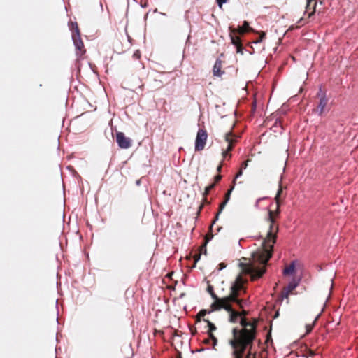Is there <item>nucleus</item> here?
<instances>
[{"instance_id": "nucleus-1", "label": "nucleus", "mask_w": 358, "mask_h": 358, "mask_svg": "<svg viewBox=\"0 0 358 358\" xmlns=\"http://www.w3.org/2000/svg\"><path fill=\"white\" fill-rule=\"evenodd\" d=\"M280 203H276L275 210H269L268 221L270 223L269 231L266 237L263 241L262 248L253 253L252 257L255 262L266 266L270 258L272 257L273 245L276 242L277 234L279 230L278 224L276 220L279 217L280 210ZM243 273L250 275L252 280L260 278L266 272L265 266L258 268L252 263H240L239 264Z\"/></svg>"}, {"instance_id": "nucleus-2", "label": "nucleus", "mask_w": 358, "mask_h": 358, "mask_svg": "<svg viewBox=\"0 0 358 358\" xmlns=\"http://www.w3.org/2000/svg\"><path fill=\"white\" fill-rule=\"evenodd\" d=\"M240 324L243 328H234L233 338L229 340L232 358H255L250 350L256 338V324L248 322L245 317H241Z\"/></svg>"}, {"instance_id": "nucleus-3", "label": "nucleus", "mask_w": 358, "mask_h": 358, "mask_svg": "<svg viewBox=\"0 0 358 358\" xmlns=\"http://www.w3.org/2000/svg\"><path fill=\"white\" fill-rule=\"evenodd\" d=\"M241 292H245L243 280L241 276L238 275L230 288V294L225 296V301L236 303L240 308H243V303L245 301L243 299H238Z\"/></svg>"}, {"instance_id": "nucleus-4", "label": "nucleus", "mask_w": 358, "mask_h": 358, "mask_svg": "<svg viewBox=\"0 0 358 358\" xmlns=\"http://www.w3.org/2000/svg\"><path fill=\"white\" fill-rule=\"evenodd\" d=\"M234 188V185H233L231 187V188L228 190V192L226 193V194L224 196V200L220 204L218 211L216 213L215 217L214 220H213L211 225L209 227V232L205 236L204 244L201 247V248H205V247H206V244L208 243V241L213 238V226L215 224V223L219 219V216H220V213H222V211L224 208L225 206L227 205V202L230 199L231 193L233 191Z\"/></svg>"}, {"instance_id": "nucleus-5", "label": "nucleus", "mask_w": 358, "mask_h": 358, "mask_svg": "<svg viewBox=\"0 0 358 358\" xmlns=\"http://www.w3.org/2000/svg\"><path fill=\"white\" fill-rule=\"evenodd\" d=\"M236 138L237 136H235L231 131L225 134L224 140L228 143V145L226 150H224L222 153L224 159H229L231 158V154L229 152L233 150L234 144L237 141Z\"/></svg>"}, {"instance_id": "nucleus-6", "label": "nucleus", "mask_w": 358, "mask_h": 358, "mask_svg": "<svg viewBox=\"0 0 358 358\" xmlns=\"http://www.w3.org/2000/svg\"><path fill=\"white\" fill-rule=\"evenodd\" d=\"M208 138L207 131L205 129H199L195 140V150L201 151L204 149Z\"/></svg>"}, {"instance_id": "nucleus-7", "label": "nucleus", "mask_w": 358, "mask_h": 358, "mask_svg": "<svg viewBox=\"0 0 358 358\" xmlns=\"http://www.w3.org/2000/svg\"><path fill=\"white\" fill-rule=\"evenodd\" d=\"M207 291L214 300L213 303H212V304L210 305L211 310H220L221 307H222L220 305L226 301L225 297H218L214 292L213 287L212 285H209L208 286Z\"/></svg>"}, {"instance_id": "nucleus-8", "label": "nucleus", "mask_w": 358, "mask_h": 358, "mask_svg": "<svg viewBox=\"0 0 358 358\" xmlns=\"http://www.w3.org/2000/svg\"><path fill=\"white\" fill-rule=\"evenodd\" d=\"M232 302L231 301H224L223 303H222L220 306L221 309H224L226 311H227L229 313V322L231 323H236L237 322L238 318L240 317L239 312L236 311L233 309L231 306Z\"/></svg>"}, {"instance_id": "nucleus-9", "label": "nucleus", "mask_w": 358, "mask_h": 358, "mask_svg": "<svg viewBox=\"0 0 358 358\" xmlns=\"http://www.w3.org/2000/svg\"><path fill=\"white\" fill-rule=\"evenodd\" d=\"M72 39L73 41L74 45L76 47V54L79 59H83V55L86 52V49L85 48V45L83 41L80 38V35L79 36H72Z\"/></svg>"}, {"instance_id": "nucleus-10", "label": "nucleus", "mask_w": 358, "mask_h": 358, "mask_svg": "<svg viewBox=\"0 0 358 358\" xmlns=\"http://www.w3.org/2000/svg\"><path fill=\"white\" fill-rule=\"evenodd\" d=\"M115 138L118 146L122 149H127L131 146L132 141L129 138L126 137L122 132H117Z\"/></svg>"}, {"instance_id": "nucleus-11", "label": "nucleus", "mask_w": 358, "mask_h": 358, "mask_svg": "<svg viewBox=\"0 0 358 358\" xmlns=\"http://www.w3.org/2000/svg\"><path fill=\"white\" fill-rule=\"evenodd\" d=\"M237 34H238L236 33V29H231L230 38L231 43L236 47V52L243 54V47L241 43V40Z\"/></svg>"}, {"instance_id": "nucleus-12", "label": "nucleus", "mask_w": 358, "mask_h": 358, "mask_svg": "<svg viewBox=\"0 0 358 358\" xmlns=\"http://www.w3.org/2000/svg\"><path fill=\"white\" fill-rule=\"evenodd\" d=\"M299 282L296 280H293L291 281L287 287H285L282 292V298L288 299L289 294L294 291L296 287L298 286Z\"/></svg>"}, {"instance_id": "nucleus-13", "label": "nucleus", "mask_w": 358, "mask_h": 358, "mask_svg": "<svg viewBox=\"0 0 358 358\" xmlns=\"http://www.w3.org/2000/svg\"><path fill=\"white\" fill-rule=\"evenodd\" d=\"M317 2L315 0H307L305 15H307L308 18L311 17L315 13Z\"/></svg>"}, {"instance_id": "nucleus-14", "label": "nucleus", "mask_w": 358, "mask_h": 358, "mask_svg": "<svg viewBox=\"0 0 358 358\" xmlns=\"http://www.w3.org/2000/svg\"><path fill=\"white\" fill-rule=\"evenodd\" d=\"M222 62L220 59H217L213 68V73L214 76L220 77L224 71H222Z\"/></svg>"}, {"instance_id": "nucleus-15", "label": "nucleus", "mask_w": 358, "mask_h": 358, "mask_svg": "<svg viewBox=\"0 0 358 358\" xmlns=\"http://www.w3.org/2000/svg\"><path fill=\"white\" fill-rule=\"evenodd\" d=\"M236 29V33L238 34H244L246 32L254 31L253 29L250 27L249 23L247 21H244L243 25L239 26Z\"/></svg>"}, {"instance_id": "nucleus-16", "label": "nucleus", "mask_w": 358, "mask_h": 358, "mask_svg": "<svg viewBox=\"0 0 358 358\" xmlns=\"http://www.w3.org/2000/svg\"><path fill=\"white\" fill-rule=\"evenodd\" d=\"M328 100L325 97V96H322L320 99V103L317 106V110L319 111V114L322 115L327 104Z\"/></svg>"}, {"instance_id": "nucleus-17", "label": "nucleus", "mask_w": 358, "mask_h": 358, "mask_svg": "<svg viewBox=\"0 0 358 358\" xmlns=\"http://www.w3.org/2000/svg\"><path fill=\"white\" fill-rule=\"evenodd\" d=\"M69 25L71 30L72 31V36H75L76 35V36L80 35V32L77 22H71Z\"/></svg>"}, {"instance_id": "nucleus-18", "label": "nucleus", "mask_w": 358, "mask_h": 358, "mask_svg": "<svg viewBox=\"0 0 358 358\" xmlns=\"http://www.w3.org/2000/svg\"><path fill=\"white\" fill-rule=\"evenodd\" d=\"M282 193V182L280 180L279 182V188L278 189L277 194L275 197V201L276 203L280 204V203H281L280 196H281Z\"/></svg>"}, {"instance_id": "nucleus-19", "label": "nucleus", "mask_w": 358, "mask_h": 358, "mask_svg": "<svg viewBox=\"0 0 358 358\" xmlns=\"http://www.w3.org/2000/svg\"><path fill=\"white\" fill-rule=\"evenodd\" d=\"M295 271V265L294 263L290 264L288 266H287L284 271V275H290L292 274Z\"/></svg>"}, {"instance_id": "nucleus-20", "label": "nucleus", "mask_w": 358, "mask_h": 358, "mask_svg": "<svg viewBox=\"0 0 358 358\" xmlns=\"http://www.w3.org/2000/svg\"><path fill=\"white\" fill-rule=\"evenodd\" d=\"M203 321L206 322L208 327V332H213V331L216 330V327L214 324H213L210 320L208 319H203Z\"/></svg>"}, {"instance_id": "nucleus-21", "label": "nucleus", "mask_w": 358, "mask_h": 358, "mask_svg": "<svg viewBox=\"0 0 358 358\" xmlns=\"http://www.w3.org/2000/svg\"><path fill=\"white\" fill-rule=\"evenodd\" d=\"M215 183H212L210 185L207 186L205 188L204 192L203 193V196H208L210 192L215 187Z\"/></svg>"}, {"instance_id": "nucleus-22", "label": "nucleus", "mask_w": 358, "mask_h": 358, "mask_svg": "<svg viewBox=\"0 0 358 358\" xmlns=\"http://www.w3.org/2000/svg\"><path fill=\"white\" fill-rule=\"evenodd\" d=\"M208 338L213 342V348L216 345L217 340L216 337L214 336L213 332H208Z\"/></svg>"}, {"instance_id": "nucleus-23", "label": "nucleus", "mask_w": 358, "mask_h": 358, "mask_svg": "<svg viewBox=\"0 0 358 358\" xmlns=\"http://www.w3.org/2000/svg\"><path fill=\"white\" fill-rule=\"evenodd\" d=\"M213 310H206L205 309L203 310H201L199 312V313L197 314V317H203L207 313H210L211 312H213Z\"/></svg>"}, {"instance_id": "nucleus-24", "label": "nucleus", "mask_w": 358, "mask_h": 358, "mask_svg": "<svg viewBox=\"0 0 358 358\" xmlns=\"http://www.w3.org/2000/svg\"><path fill=\"white\" fill-rule=\"evenodd\" d=\"M266 37V33L264 31H261L259 33V36L258 37V38H257L255 41V43H260L263 41L264 38H265Z\"/></svg>"}, {"instance_id": "nucleus-25", "label": "nucleus", "mask_w": 358, "mask_h": 358, "mask_svg": "<svg viewBox=\"0 0 358 358\" xmlns=\"http://www.w3.org/2000/svg\"><path fill=\"white\" fill-rule=\"evenodd\" d=\"M206 204H210V202L208 201L207 196H203V201H202V203L199 206V213L201 210V209L203 208L204 204H206Z\"/></svg>"}, {"instance_id": "nucleus-26", "label": "nucleus", "mask_w": 358, "mask_h": 358, "mask_svg": "<svg viewBox=\"0 0 358 358\" xmlns=\"http://www.w3.org/2000/svg\"><path fill=\"white\" fill-rule=\"evenodd\" d=\"M318 317H319V315H317V316L316 317V318L315 319V321H314V322H313V324H311V325H310V324L306 325V331H307V333H310V332L312 331V329H313V325H314V324H315V323L316 322V321H317V320Z\"/></svg>"}, {"instance_id": "nucleus-27", "label": "nucleus", "mask_w": 358, "mask_h": 358, "mask_svg": "<svg viewBox=\"0 0 358 358\" xmlns=\"http://www.w3.org/2000/svg\"><path fill=\"white\" fill-rule=\"evenodd\" d=\"M222 178V176L220 174H217L214 178L213 183H215V185H216L217 182H219L221 180Z\"/></svg>"}, {"instance_id": "nucleus-28", "label": "nucleus", "mask_w": 358, "mask_h": 358, "mask_svg": "<svg viewBox=\"0 0 358 358\" xmlns=\"http://www.w3.org/2000/svg\"><path fill=\"white\" fill-rule=\"evenodd\" d=\"M250 159H247L246 161L243 162L241 165V169H245L248 166V162H250Z\"/></svg>"}, {"instance_id": "nucleus-29", "label": "nucleus", "mask_w": 358, "mask_h": 358, "mask_svg": "<svg viewBox=\"0 0 358 358\" xmlns=\"http://www.w3.org/2000/svg\"><path fill=\"white\" fill-rule=\"evenodd\" d=\"M298 24H299V26H297V27L301 26V25H303L305 24L306 23H307V20L306 19H304L303 17H301L298 22H297Z\"/></svg>"}, {"instance_id": "nucleus-30", "label": "nucleus", "mask_w": 358, "mask_h": 358, "mask_svg": "<svg viewBox=\"0 0 358 358\" xmlns=\"http://www.w3.org/2000/svg\"><path fill=\"white\" fill-rule=\"evenodd\" d=\"M243 175V169H240L239 171H238V173H236V177L233 181V185H235V180L237 178Z\"/></svg>"}, {"instance_id": "nucleus-31", "label": "nucleus", "mask_w": 358, "mask_h": 358, "mask_svg": "<svg viewBox=\"0 0 358 358\" xmlns=\"http://www.w3.org/2000/svg\"><path fill=\"white\" fill-rule=\"evenodd\" d=\"M228 0H216L218 6L222 8L223 3H227Z\"/></svg>"}, {"instance_id": "nucleus-32", "label": "nucleus", "mask_w": 358, "mask_h": 358, "mask_svg": "<svg viewBox=\"0 0 358 358\" xmlns=\"http://www.w3.org/2000/svg\"><path fill=\"white\" fill-rule=\"evenodd\" d=\"M227 265L225 263L222 262L218 264V269L222 270L223 268H226Z\"/></svg>"}, {"instance_id": "nucleus-33", "label": "nucleus", "mask_w": 358, "mask_h": 358, "mask_svg": "<svg viewBox=\"0 0 358 358\" xmlns=\"http://www.w3.org/2000/svg\"><path fill=\"white\" fill-rule=\"evenodd\" d=\"M240 317H245L248 315V311L243 310L241 312H239Z\"/></svg>"}, {"instance_id": "nucleus-34", "label": "nucleus", "mask_w": 358, "mask_h": 358, "mask_svg": "<svg viewBox=\"0 0 358 358\" xmlns=\"http://www.w3.org/2000/svg\"><path fill=\"white\" fill-rule=\"evenodd\" d=\"M307 355L309 356H313L315 355V352L312 350L308 349L307 350Z\"/></svg>"}, {"instance_id": "nucleus-35", "label": "nucleus", "mask_w": 358, "mask_h": 358, "mask_svg": "<svg viewBox=\"0 0 358 358\" xmlns=\"http://www.w3.org/2000/svg\"><path fill=\"white\" fill-rule=\"evenodd\" d=\"M222 162L220 163V164L217 167V171L218 173H220L222 171Z\"/></svg>"}, {"instance_id": "nucleus-36", "label": "nucleus", "mask_w": 358, "mask_h": 358, "mask_svg": "<svg viewBox=\"0 0 358 358\" xmlns=\"http://www.w3.org/2000/svg\"><path fill=\"white\" fill-rule=\"evenodd\" d=\"M133 57L138 59L140 57V53L138 52H136L134 54Z\"/></svg>"}, {"instance_id": "nucleus-37", "label": "nucleus", "mask_w": 358, "mask_h": 358, "mask_svg": "<svg viewBox=\"0 0 358 358\" xmlns=\"http://www.w3.org/2000/svg\"><path fill=\"white\" fill-rule=\"evenodd\" d=\"M200 256L201 255L200 254H197L194 256V260L195 262H197L199 259H200Z\"/></svg>"}, {"instance_id": "nucleus-38", "label": "nucleus", "mask_w": 358, "mask_h": 358, "mask_svg": "<svg viewBox=\"0 0 358 358\" xmlns=\"http://www.w3.org/2000/svg\"><path fill=\"white\" fill-rule=\"evenodd\" d=\"M210 341H211L210 340V338H207V339L204 340V343H206V344L210 343Z\"/></svg>"}, {"instance_id": "nucleus-39", "label": "nucleus", "mask_w": 358, "mask_h": 358, "mask_svg": "<svg viewBox=\"0 0 358 358\" xmlns=\"http://www.w3.org/2000/svg\"><path fill=\"white\" fill-rule=\"evenodd\" d=\"M201 321V317H197V315L196 316V322H199Z\"/></svg>"}, {"instance_id": "nucleus-40", "label": "nucleus", "mask_w": 358, "mask_h": 358, "mask_svg": "<svg viewBox=\"0 0 358 358\" xmlns=\"http://www.w3.org/2000/svg\"><path fill=\"white\" fill-rule=\"evenodd\" d=\"M250 323H255L256 327L257 326V320L256 319H254L252 322H250Z\"/></svg>"}, {"instance_id": "nucleus-41", "label": "nucleus", "mask_w": 358, "mask_h": 358, "mask_svg": "<svg viewBox=\"0 0 358 358\" xmlns=\"http://www.w3.org/2000/svg\"><path fill=\"white\" fill-rule=\"evenodd\" d=\"M221 229H222L221 227H218L217 229V231H220Z\"/></svg>"}, {"instance_id": "nucleus-42", "label": "nucleus", "mask_w": 358, "mask_h": 358, "mask_svg": "<svg viewBox=\"0 0 358 358\" xmlns=\"http://www.w3.org/2000/svg\"><path fill=\"white\" fill-rule=\"evenodd\" d=\"M195 331H196V329H194V331H193L192 334H194Z\"/></svg>"}, {"instance_id": "nucleus-43", "label": "nucleus", "mask_w": 358, "mask_h": 358, "mask_svg": "<svg viewBox=\"0 0 358 358\" xmlns=\"http://www.w3.org/2000/svg\"><path fill=\"white\" fill-rule=\"evenodd\" d=\"M195 331H196V329H194V331H193L192 334H194Z\"/></svg>"}, {"instance_id": "nucleus-44", "label": "nucleus", "mask_w": 358, "mask_h": 358, "mask_svg": "<svg viewBox=\"0 0 358 358\" xmlns=\"http://www.w3.org/2000/svg\"><path fill=\"white\" fill-rule=\"evenodd\" d=\"M195 331H196V329H194V331H193L192 334H194Z\"/></svg>"}, {"instance_id": "nucleus-45", "label": "nucleus", "mask_w": 358, "mask_h": 358, "mask_svg": "<svg viewBox=\"0 0 358 358\" xmlns=\"http://www.w3.org/2000/svg\"><path fill=\"white\" fill-rule=\"evenodd\" d=\"M232 129H234V127H231V129L229 132H230V131L232 132Z\"/></svg>"}, {"instance_id": "nucleus-46", "label": "nucleus", "mask_w": 358, "mask_h": 358, "mask_svg": "<svg viewBox=\"0 0 358 358\" xmlns=\"http://www.w3.org/2000/svg\"><path fill=\"white\" fill-rule=\"evenodd\" d=\"M180 358H181V357H180Z\"/></svg>"}]
</instances>
